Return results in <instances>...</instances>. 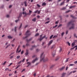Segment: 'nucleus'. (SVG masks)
Instances as JSON below:
<instances>
[{"label": "nucleus", "instance_id": "obj_1", "mask_svg": "<svg viewBox=\"0 0 77 77\" xmlns=\"http://www.w3.org/2000/svg\"><path fill=\"white\" fill-rule=\"evenodd\" d=\"M40 58L41 62L43 61V62H46L48 60V58L45 59V55H44V52L41 54L40 56Z\"/></svg>", "mask_w": 77, "mask_h": 77}, {"label": "nucleus", "instance_id": "obj_2", "mask_svg": "<svg viewBox=\"0 0 77 77\" xmlns=\"http://www.w3.org/2000/svg\"><path fill=\"white\" fill-rule=\"evenodd\" d=\"M73 22L72 21H71L69 22L67 24V26H69L70 24H72V26L71 27L69 28V30H71V29H74V26H75V25L74 24L72 23Z\"/></svg>", "mask_w": 77, "mask_h": 77}, {"label": "nucleus", "instance_id": "obj_3", "mask_svg": "<svg viewBox=\"0 0 77 77\" xmlns=\"http://www.w3.org/2000/svg\"><path fill=\"white\" fill-rule=\"evenodd\" d=\"M30 35H31V34L30 33V30H27L25 34V35L26 36L24 37V38H27V37L29 36Z\"/></svg>", "mask_w": 77, "mask_h": 77}, {"label": "nucleus", "instance_id": "obj_4", "mask_svg": "<svg viewBox=\"0 0 77 77\" xmlns=\"http://www.w3.org/2000/svg\"><path fill=\"white\" fill-rule=\"evenodd\" d=\"M42 34L40 36V38L39 39V40L40 41H41L44 38H45V37H46V35H44L43 37H42Z\"/></svg>", "mask_w": 77, "mask_h": 77}, {"label": "nucleus", "instance_id": "obj_5", "mask_svg": "<svg viewBox=\"0 0 77 77\" xmlns=\"http://www.w3.org/2000/svg\"><path fill=\"white\" fill-rule=\"evenodd\" d=\"M25 56H28V54H29V50H28L26 49V52L25 54Z\"/></svg>", "mask_w": 77, "mask_h": 77}, {"label": "nucleus", "instance_id": "obj_6", "mask_svg": "<svg viewBox=\"0 0 77 77\" xmlns=\"http://www.w3.org/2000/svg\"><path fill=\"white\" fill-rule=\"evenodd\" d=\"M38 60V58H36L35 59L32 61V63H35V62L37 60Z\"/></svg>", "mask_w": 77, "mask_h": 77}, {"label": "nucleus", "instance_id": "obj_7", "mask_svg": "<svg viewBox=\"0 0 77 77\" xmlns=\"http://www.w3.org/2000/svg\"><path fill=\"white\" fill-rule=\"evenodd\" d=\"M32 39H33L32 38H29V40L27 39L26 40V41L27 42V43H29V42H30V41H32Z\"/></svg>", "mask_w": 77, "mask_h": 77}, {"label": "nucleus", "instance_id": "obj_8", "mask_svg": "<svg viewBox=\"0 0 77 77\" xmlns=\"http://www.w3.org/2000/svg\"><path fill=\"white\" fill-rule=\"evenodd\" d=\"M26 64H28V65L26 66V67H28L29 66H30V65H31V63L27 62L26 63Z\"/></svg>", "mask_w": 77, "mask_h": 77}, {"label": "nucleus", "instance_id": "obj_9", "mask_svg": "<svg viewBox=\"0 0 77 77\" xmlns=\"http://www.w3.org/2000/svg\"><path fill=\"white\" fill-rule=\"evenodd\" d=\"M52 54L53 57L56 55V51H54L52 53Z\"/></svg>", "mask_w": 77, "mask_h": 77}, {"label": "nucleus", "instance_id": "obj_10", "mask_svg": "<svg viewBox=\"0 0 77 77\" xmlns=\"http://www.w3.org/2000/svg\"><path fill=\"white\" fill-rule=\"evenodd\" d=\"M53 40H51L49 43L48 44V45H50L51 44L53 43Z\"/></svg>", "mask_w": 77, "mask_h": 77}, {"label": "nucleus", "instance_id": "obj_11", "mask_svg": "<svg viewBox=\"0 0 77 77\" xmlns=\"http://www.w3.org/2000/svg\"><path fill=\"white\" fill-rule=\"evenodd\" d=\"M36 46L35 45H34L32 46V48H30V50H33V49H34V48H35V47H36Z\"/></svg>", "mask_w": 77, "mask_h": 77}, {"label": "nucleus", "instance_id": "obj_12", "mask_svg": "<svg viewBox=\"0 0 77 77\" xmlns=\"http://www.w3.org/2000/svg\"><path fill=\"white\" fill-rule=\"evenodd\" d=\"M65 66H63L61 68H60V71H62L63 69H65Z\"/></svg>", "mask_w": 77, "mask_h": 77}, {"label": "nucleus", "instance_id": "obj_13", "mask_svg": "<svg viewBox=\"0 0 77 77\" xmlns=\"http://www.w3.org/2000/svg\"><path fill=\"white\" fill-rule=\"evenodd\" d=\"M23 3L24 4L25 6H27V2H26V1L24 2Z\"/></svg>", "mask_w": 77, "mask_h": 77}, {"label": "nucleus", "instance_id": "obj_14", "mask_svg": "<svg viewBox=\"0 0 77 77\" xmlns=\"http://www.w3.org/2000/svg\"><path fill=\"white\" fill-rule=\"evenodd\" d=\"M75 5L71 6L69 7V9H72V8H75Z\"/></svg>", "mask_w": 77, "mask_h": 77}, {"label": "nucleus", "instance_id": "obj_15", "mask_svg": "<svg viewBox=\"0 0 77 77\" xmlns=\"http://www.w3.org/2000/svg\"><path fill=\"white\" fill-rule=\"evenodd\" d=\"M8 39H12V37L11 36V35H8Z\"/></svg>", "mask_w": 77, "mask_h": 77}, {"label": "nucleus", "instance_id": "obj_16", "mask_svg": "<svg viewBox=\"0 0 77 77\" xmlns=\"http://www.w3.org/2000/svg\"><path fill=\"white\" fill-rule=\"evenodd\" d=\"M36 17H35L32 20V21H34V22H35V21H36Z\"/></svg>", "mask_w": 77, "mask_h": 77}, {"label": "nucleus", "instance_id": "obj_17", "mask_svg": "<svg viewBox=\"0 0 77 77\" xmlns=\"http://www.w3.org/2000/svg\"><path fill=\"white\" fill-rule=\"evenodd\" d=\"M22 14H23V15H24V14H25V15H28V14H26V12H22Z\"/></svg>", "mask_w": 77, "mask_h": 77}, {"label": "nucleus", "instance_id": "obj_18", "mask_svg": "<svg viewBox=\"0 0 77 77\" xmlns=\"http://www.w3.org/2000/svg\"><path fill=\"white\" fill-rule=\"evenodd\" d=\"M75 45V42H73L72 44V47L73 46Z\"/></svg>", "mask_w": 77, "mask_h": 77}, {"label": "nucleus", "instance_id": "obj_19", "mask_svg": "<svg viewBox=\"0 0 77 77\" xmlns=\"http://www.w3.org/2000/svg\"><path fill=\"white\" fill-rule=\"evenodd\" d=\"M45 5H46V3L45 2H43L42 3V6H45Z\"/></svg>", "mask_w": 77, "mask_h": 77}, {"label": "nucleus", "instance_id": "obj_20", "mask_svg": "<svg viewBox=\"0 0 77 77\" xmlns=\"http://www.w3.org/2000/svg\"><path fill=\"white\" fill-rule=\"evenodd\" d=\"M72 73V72L71 71L69 74H68L67 75H71Z\"/></svg>", "mask_w": 77, "mask_h": 77}, {"label": "nucleus", "instance_id": "obj_21", "mask_svg": "<svg viewBox=\"0 0 77 77\" xmlns=\"http://www.w3.org/2000/svg\"><path fill=\"white\" fill-rule=\"evenodd\" d=\"M14 55L13 56H10V57H9V59H13V57H14Z\"/></svg>", "mask_w": 77, "mask_h": 77}, {"label": "nucleus", "instance_id": "obj_22", "mask_svg": "<svg viewBox=\"0 0 77 77\" xmlns=\"http://www.w3.org/2000/svg\"><path fill=\"white\" fill-rule=\"evenodd\" d=\"M10 45H11V44H9L8 45H7V46L5 47V48L6 49L7 48H8V47H9V46H10Z\"/></svg>", "mask_w": 77, "mask_h": 77}, {"label": "nucleus", "instance_id": "obj_23", "mask_svg": "<svg viewBox=\"0 0 77 77\" xmlns=\"http://www.w3.org/2000/svg\"><path fill=\"white\" fill-rule=\"evenodd\" d=\"M64 3H65V2H64V1L62 2L60 4V5L61 6H62V5H63L64 4Z\"/></svg>", "mask_w": 77, "mask_h": 77}, {"label": "nucleus", "instance_id": "obj_24", "mask_svg": "<svg viewBox=\"0 0 77 77\" xmlns=\"http://www.w3.org/2000/svg\"><path fill=\"white\" fill-rule=\"evenodd\" d=\"M71 17L73 18H75V19L76 18L75 17H74V16H73L72 15H71Z\"/></svg>", "mask_w": 77, "mask_h": 77}, {"label": "nucleus", "instance_id": "obj_25", "mask_svg": "<svg viewBox=\"0 0 77 77\" xmlns=\"http://www.w3.org/2000/svg\"><path fill=\"white\" fill-rule=\"evenodd\" d=\"M38 35H39V33H37L35 35V36H38Z\"/></svg>", "mask_w": 77, "mask_h": 77}, {"label": "nucleus", "instance_id": "obj_26", "mask_svg": "<svg viewBox=\"0 0 77 77\" xmlns=\"http://www.w3.org/2000/svg\"><path fill=\"white\" fill-rule=\"evenodd\" d=\"M22 15V13H20L19 14V17H18V18H20V17H21Z\"/></svg>", "mask_w": 77, "mask_h": 77}, {"label": "nucleus", "instance_id": "obj_27", "mask_svg": "<svg viewBox=\"0 0 77 77\" xmlns=\"http://www.w3.org/2000/svg\"><path fill=\"white\" fill-rule=\"evenodd\" d=\"M20 45H19L18 46V48H17V52H16V53H17V51H18V48H20Z\"/></svg>", "mask_w": 77, "mask_h": 77}, {"label": "nucleus", "instance_id": "obj_28", "mask_svg": "<svg viewBox=\"0 0 77 77\" xmlns=\"http://www.w3.org/2000/svg\"><path fill=\"white\" fill-rule=\"evenodd\" d=\"M17 27H15L14 28V31L16 32V31L17 30Z\"/></svg>", "mask_w": 77, "mask_h": 77}, {"label": "nucleus", "instance_id": "obj_29", "mask_svg": "<svg viewBox=\"0 0 77 77\" xmlns=\"http://www.w3.org/2000/svg\"><path fill=\"white\" fill-rule=\"evenodd\" d=\"M22 26V23H21V24H20V27H19V29H21V26Z\"/></svg>", "mask_w": 77, "mask_h": 77}, {"label": "nucleus", "instance_id": "obj_30", "mask_svg": "<svg viewBox=\"0 0 77 77\" xmlns=\"http://www.w3.org/2000/svg\"><path fill=\"white\" fill-rule=\"evenodd\" d=\"M62 26V24H60L59 26L57 27V28H59V27H61Z\"/></svg>", "mask_w": 77, "mask_h": 77}, {"label": "nucleus", "instance_id": "obj_31", "mask_svg": "<svg viewBox=\"0 0 77 77\" xmlns=\"http://www.w3.org/2000/svg\"><path fill=\"white\" fill-rule=\"evenodd\" d=\"M14 52H13L11 53V54L9 55V56H11V55H12V54H14Z\"/></svg>", "mask_w": 77, "mask_h": 77}, {"label": "nucleus", "instance_id": "obj_32", "mask_svg": "<svg viewBox=\"0 0 77 77\" xmlns=\"http://www.w3.org/2000/svg\"><path fill=\"white\" fill-rule=\"evenodd\" d=\"M37 6H38V8H40L41 7V5H39V4H37Z\"/></svg>", "mask_w": 77, "mask_h": 77}, {"label": "nucleus", "instance_id": "obj_33", "mask_svg": "<svg viewBox=\"0 0 77 77\" xmlns=\"http://www.w3.org/2000/svg\"><path fill=\"white\" fill-rule=\"evenodd\" d=\"M71 10H68V11H67L66 12V13H68V12H71Z\"/></svg>", "mask_w": 77, "mask_h": 77}, {"label": "nucleus", "instance_id": "obj_34", "mask_svg": "<svg viewBox=\"0 0 77 77\" xmlns=\"http://www.w3.org/2000/svg\"><path fill=\"white\" fill-rule=\"evenodd\" d=\"M65 9H66V8L63 7L62 8V10H65Z\"/></svg>", "mask_w": 77, "mask_h": 77}, {"label": "nucleus", "instance_id": "obj_35", "mask_svg": "<svg viewBox=\"0 0 77 77\" xmlns=\"http://www.w3.org/2000/svg\"><path fill=\"white\" fill-rule=\"evenodd\" d=\"M67 43L68 45H69V46H70V45H71V44L69 42H67Z\"/></svg>", "mask_w": 77, "mask_h": 77}, {"label": "nucleus", "instance_id": "obj_36", "mask_svg": "<svg viewBox=\"0 0 77 77\" xmlns=\"http://www.w3.org/2000/svg\"><path fill=\"white\" fill-rule=\"evenodd\" d=\"M20 56H18L17 57V59H20Z\"/></svg>", "mask_w": 77, "mask_h": 77}, {"label": "nucleus", "instance_id": "obj_37", "mask_svg": "<svg viewBox=\"0 0 77 77\" xmlns=\"http://www.w3.org/2000/svg\"><path fill=\"white\" fill-rule=\"evenodd\" d=\"M53 35H52L51 36L50 38V39H51L53 37Z\"/></svg>", "mask_w": 77, "mask_h": 77}, {"label": "nucleus", "instance_id": "obj_38", "mask_svg": "<svg viewBox=\"0 0 77 77\" xmlns=\"http://www.w3.org/2000/svg\"><path fill=\"white\" fill-rule=\"evenodd\" d=\"M69 59V58H67L66 60L65 61V62H67L68 61Z\"/></svg>", "mask_w": 77, "mask_h": 77}, {"label": "nucleus", "instance_id": "obj_39", "mask_svg": "<svg viewBox=\"0 0 77 77\" xmlns=\"http://www.w3.org/2000/svg\"><path fill=\"white\" fill-rule=\"evenodd\" d=\"M6 17L7 18H9V15H6Z\"/></svg>", "mask_w": 77, "mask_h": 77}, {"label": "nucleus", "instance_id": "obj_40", "mask_svg": "<svg viewBox=\"0 0 77 77\" xmlns=\"http://www.w3.org/2000/svg\"><path fill=\"white\" fill-rule=\"evenodd\" d=\"M68 67L67 66L66 68V71H67V70H68Z\"/></svg>", "mask_w": 77, "mask_h": 77}, {"label": "nucleus", "instance_id": "obj_41", "mask_svg": "<svg viewBox=\"0 0 77 77\" xmlns=\"http://www.w3.org/2000/svg\"><path fill=\"white\" fill-rule=\"evenodd\" d=\"M33 75L34 77H36V73H34L33 74Z\"/></svg>", "mask_w": 77, "mask_h": 77}, {"label": "nucleus", "instance_id": "obj_42", "mask_svg": "<svg viewBox=\"0 0 77 77\" xmlns=\"http://www.w3.org/2000/svg\"><path fill=\"white\" fill-rule=\"evenodd\" d=\"M50 21H47L45 23V24H48V23L50 22Z\"/></svg>", "mask_w": 77, "mask_h": 77}, {"label": "nucleus", "instance_id": "obj_43", "mask_svg": "<svg viewBox=\"0 0 77 77\" xmlns=\"http://www.w3.org/2000/svg\"><path fill=\"white\" fill-rule=\"evenodd\" d=\"M57 26V25H56L55 26L53 27V28H55V27H56Z\"/></svg>", "mask_w": 77, "mask_h": 77}, {"label": "nucleus", "instance_id": "obj_44", "mask_svg": "<svg viewBox=\"0 0 77 77\" xmlns=\"http://www.w3.org/2000/svg\"><path fill=\"white\" fill-rule=\"evenodd\" d=\"M37 13L38 14H40V13H41V11H38V12H37Z\"/></svg>", "mask_w": 77, "mask_h": 77}, {"label": "nucleus", "instance_id": "obj_45", "mask_svg": "<svg viewBox=\"0 0 77 77\" xmlns=\"http://www.w3.org/2000/svg\"><path fill=\"white\" fill-rule=\"evenodd\" d=\"M38 10H36V11H34V13H35V14H36V13H37V12H38Z\"/></svg>", "mask_w": 77, "mask_h": 77}, {"label": "nucleus", "instance_id": "obj_46", "mask_svg": "<svg viewBox=\"0 0 77 77\" xmlns=\"http://www.w3.org/2000/svg\"><path fill=\"white\" fill-rule=\"evenodd\" d=\"M8 70H9V68H6L5 69V71H8Z\"/></svg>", "mask_w": 77, "mask_h": 77}, {"label": "nucleus", "instance_id": "obj_47", "mask_svg": "<svg viewBox=\"0 0 77 77\" xmlns=\"http://www.w3.org/2000/svg\"><path fill=\"white\" fill-rule=\"evenodd\" d=\"M29 46V44L28 43L26 44V46Z\"/></svg>", "mask_w": 77, "mask_h": 77}, {"label": "nucleus", "instance_id": "obj_48", "mask_svg": "<svg viewBox=\"0 0 77 77\" xmlns=\"http://www.w3.org/2000/svg\"><path fill=\"white\" fill-rule=\"evenodd\" d=\"M64 33H64V32H63V33H61V35L63 36V35H64Z\"/></svg>", "mask_w": 77, "mask_h": 77}, {"label": "nucleus", "instance_id": "obj_49", "mask_svg": "<svg viewBox=\"0 0 77 77\" xmlns=\"http://www.w3.org/2000/svg\"><path fill=\"white\" fill-rule=\"evenodd\" d=\"M25 71V69H23L22 71H21V72H23V71Z\"/></svg>", "mask_w": 77, "mask_h": 77}, {"label": "nucleus", "instance_id": "obj_50", "mask_svg": "<svg viewBox=\"0 0 77 77\" xmlns=\"http://www.w3.org/2000/svg\"><path fill=\"white\" fill-rule=\"evenodd\" d=\"M74 42H75V43H77V40H75L74 41Z\"/></svg>", "mask_w": 77, "mask_h": 77}, {"label": "nucleus", "instance_id": "obj_51", "mask_svg": "<svg viewBox=\"0 0 77 77\" xmlns=\"http://www.w3.org/2000/svg\"><path fill=\"white\" fill-rule=\"evenodd\" d=\"M39 51V50L38 49H37L36 50V52H38V51Z\"/></svg>", "mask_w": 77, "mask_h": 77}, {"label": "nucleus", "instance_id": "obj_52", "mask_svg": "<svg viewBox=\"0 0 77 77\" xmlns=\"http://www.w3.org/2000/svg\"><path fill=\"white\" fill-rule=\"evenodd\" d=\"M74 65V64H70L69 65V66H73Z\"/></svg>", "mask_w": 77, "mask_h": 77}, {"label": "nucleus", "instance_id": "obj_53", "mask_svg": "<svg viewBox=\"0 0 77 77\" xmlns=\"http://www.w3.org/2000/svg\"><path fill=\"white\" fill-rule=\"evenodd\" d=\"M62 51V48H60V49L59 51L60 52H61V51Z\"/></svg>", "mask_w": 77, "mask_h": 77}, {"label": "nucleus", "instance_id": "obj_54", "mask_svg": "<svg viewBox=\"0 0 77 77\" xmlns=\"http://www.w3.org/2000/svg\"><path fill=\"white\" fill-rule=\"evenodd\" d=\"M6 61H5L4 62V63H3V64L4 65H5V64H6Z\"/></svg>", "mask_w": 77, "mask_h": 77}, {"label": "nucleus", "instance_id": "obj_55", "mask_svg": "<svg viewBox=\"0 0 77 77\" xmlns=\"http://www.w3.org/2000/svg\"><path fill=\"white\" fill-rule=\"evenodd\" d=\"M75 48V47H74L72 48H71L70 49L71 50H73V49H74Z\"/></svg>", "mask_w": 77, "mask_h": 77}, {"label": "nucleus", "instance_id": "obj_56", "mask_svg": "<svg viewBox=\"0 0 77 77\" xmlns=\"http://www.w3.org/2000/svg\"><path fill=\"white\" fill-rule=\"evenodd\" d=\"M20 66V65H18L16 68V69H17V68H18V67H19V66Z\"/></svg>", "mask_w": 77, "mask_h": 77}, {"label": "nucleus", "instance_id": "obj_57", "mask_svg": "<svg viewBox=\"0 0 77 77\" xmlns=\"http://www.w3.org/2000/svg\"><path fill=\"white\" fill-rule=\"evenodd\" d=\"M21 62H22V60L20 61L19 62H18V64H20V63H21Z\"/></svg>", "mask_w": 77, "mask_h": 77}, {"label": "nucleus", "instance_id": "obj_58", "mask_svg": "<svg viewBox=\"0 0 77 77\" xmlns=\"http://www.w3.org/2000/svg\"><path fill=\"white\" fill-rule=\"evenodd\" d=\"M46 20L47 21H48L49 20H50V18H47V19H46Z\"/></svg>", "mask_w": 77, "mask_h": 77}, {"label": "nucleus", "instance_id": "obj_59", "mask_svg": "<svg viewBox=\"0 0 77 77\" xmlns=\"http://www.w3.org/2000/svg\"><path fill=\"white\" fill-rule=\"evenodd\" d=\"M18 21H19V20H16L15 21V22H16V23H17V22H18Z\"/></svg>", "mask_w": 77, "mask_h": 77}, {"label": "nucleus", "instance_id": "obj_60", "mask_svg": "<svg viewBox=\"0 0 77 77\" xmlns=\"http://www.w3.org/2000/svg\"><path fill=\"white\" fill-rule=\"evenodd\" d=\"M75 72H76V71L74 70L72 72H73V73H75Z\"/></svg>", "mask_w": 77, "mask_h": 77}, {"label": "nucleus", "instance_id": "obj_61", "mask_svg": "<svg viewBox=\"0 0 77 77\" xmlns=\"http://www.w3.org/2000/svg\"><path fill=\"white\" fill-rule=\"evenodd\" d=\"M24 60H25V59L24 58L22 61V62H23L24 61Z\"/></svg>", "mask_w": 77, "mask_h": 77}, {"label": "nucleus", "instance_id": "obj_62", "mask_svg": "<svg viewBox=\"0 0 77 77\" xmlns=\"http://www.w3.org/2000/svg\"><path fill=\"white\" fill-rule=\"evenodd\" d=\"M23 53H24V51H22L21 52V54H23Z\"/></svg>", "mask_w": 77, "mask_h": 77}, {"label": "nucleus", "instance_id": "obj_63", "mask_svg": "<svg viewBox=\"0 0 77 77\" xmlns=\"http://www.w3.org/2000/svg\"><path fill=\"white\" fill-rule=\"evenodd\" d=\"M74 63L76 64V63H77V60L76 61H75L74 62Z\"/></svg>", "mask_w": 77, "mask_h": 77}, {"label": "nucleus", "instance_id": "obj_64", "mask_svg": "<svg viewBox=\"0 0 77 77\" xmlns=\"http://www.w3.org/2000/svg\"><path fill=\"white\" fill-rule=\"evenodd\" d=\"M75 35H76L75 34V33L74 34V36H75V37H76V38H77V36H76Z\"/></svg>", "mask_w": 77, "mask_h": 77}]
</instances>
